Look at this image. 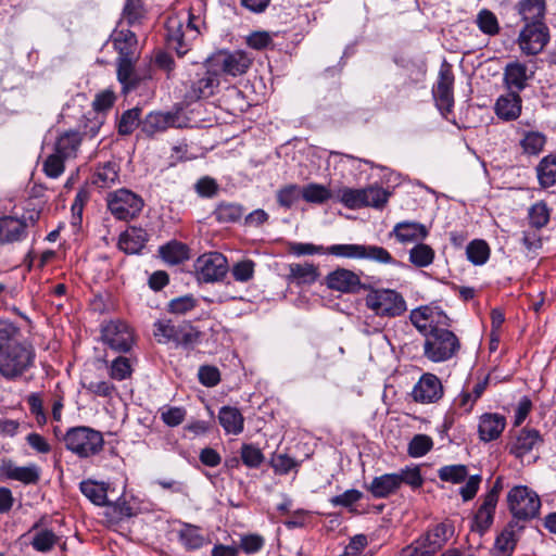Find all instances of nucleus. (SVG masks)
<instances>
[{
	"label": "nucleus",
	"instance_id": "31",
	"mask_svg": "<svg viewBox=\"0 0 556 556\" xmlns=\"http://www.w3.org/2000/svg\"><path fill=\"white\" fill-rule=\"evenodd\" d=\"M218 420L228 434L237 435L243 431L244 418L236 407L223 406L218 413Z\"/></svg>",
	"mask_w": 556,
	"mask_h": 556
},
{
	"label": "nucleus",
	"instance_id": "64",
	"mask_svg": "<svg viewBox=\"0 0 556 556\" xmlns=\"http://www.w3.org/2000/svg\"><path fill=\"white\" fill-rule=\"evenodd\" d=\"M231 273L237 281L245 282L253 277L254 263L250 260L239 262L232 267Z\"/></svg>",
	"mask_w": 556,
	"mask_h": 556
},
{
	"label": "nucleus",
	"instance_id": "52",
	"mask_svg": "<svg viewBox=\"0 0 556 556\" xmlns=\"http://www.w3.org/2000/svg\"><path fill=\"white\" fill-rule=\"evenodd\" d=\"M438 477L442 481L458 484L468 477V469L465 465H447L438 470Z\"/></svg>",
	"mask_w": 556,
	"mask_h": 556
},
{
	"label": "nucleus",
	"instance_id": "36",
	"mask_svg": "<svg viewBox=\"0 0 556 556\" xmlns=\"http://www.w3.org/2000/svg\"><path fill=\"white\" fill-rule=\"evenodd\" d=\"M536 176L542 188L556 185V154H548L539 162Z\"/></svg>",
	"mask_w": 556,
	"mask_h": 556
},
{
	"label": "nucleus",
	"instance_id": "19",
	"mask_svg": "<svg viewBox=\"0 0 556 556\" xmlns=\"http://www.w3.org/2000/svg\"><path fill=\"white\" fill-rule=\"evenodd\" d=\"M215 61L222 72L230 76L243 75L252 63L243 51L220 52Z\"/></svg>",
	"mask_w": 556,
	"mask_h": 556
},
{
	"label": "nucleus",
	"instance_id": "25",
	"mask_svg": "<svg viewBox=\"0 0 556 556\" xmlns=\"http://www.w3.org/2000/svg\"><path fill=\"white\" fill-rule=\"evenodd\" d=\"M506 426V419L500 414L486 413L480 417L478 425L479 438L484 442L496 440Z\"/></svg>",
	"mask_w": 556,
	"mask_h": 556
},
{
	"label": "nucleus",
	"instance_id": "5",
	"mask_svg": "<svg viewBox=\"0 0 556 556\" xmlns=\"http://www.w3.org/2000/svg\"><path fill=\"white\" fill-rule=\"evenodd\" d=\"M365 305L376 316L394 318L407 311L403 295L392 289H372L365 296Z\"/></svg>",
	"mask_w": 556,
	"mask_h": 556
},
{
	"label": "nucleus",
	"instance_id": "16",
	"mask_svg": "<svg viewBox=\"0 0 556 556\" xmlns=\"http://www.w3.org/2000/svg\"><path fill=\"white\" fill-rule=\"evenodd\" d=\"M178 116L172 112L154 111L146 115L140 123L141 132L153 138L155 135L166 131L168 128L175 127Z\"/></svg>",
	"mask_w": 556,
	"mask_h": 556
},
{
	"label": "nucleus",
	"instance_id": "41",
	"mask_svg": "<svg viewBox=\"0 0 556 556\" xmlns=\"http://www.w3.org/2000/svg\"><path fill=\"white\" fill-rule=\"evenodd\" d=\"M31 532L33 536L30 544L38 552H49L58 543L59 539L51 530L38 529L37 526H34Z\"/></svg>",
	"mask_w": 556,
	"mask_h": 556
},
{
	"label": "nucleus",
	"instance_id": "30",
	"mask_svg": "<svg viewBox=\"0 0 556 556\" xmlns=\"http://www.w3.org/2000/svg\"><path fill=\"white\" fill-rule=\"evenodd\" d=\"M81 141L83 137L78 131H65L56 139L53 150L63 157L71 160L76 157Z\"/></svg>",
	"mask_w": 556,
	"mask_h": 556
},
{
	"label": "nucleus",
	"instance_id": "37",
	"mask_svg": "<svg viewBox=\"0 0 556 556\" xmlns=\"http://www.w3.org/2000/svg\"><path fill=\"white\" fill-rule=\"evenodd\" d=\"M519 13L525 24L544 23L545 1L523 0L519 3Z\"/></svg>",
	"mask_w": 556,
	"mask_h": 556
},
{
	"label": "nucleus",
	"instance_id": "12",
	"mask_svg": "<svg viewBox=\"0 0 556 556\" xmlns=\"http://www.w3.org/2000/svg\"><path fill=\"white\" fill-rule=\"evenodd\" d=\"M103 342L112 350L127 352L134 344V331L122 320H111L101 330Z\"/></svg>",
	"mask_w": 556,
	"mask_h": 556
},
{
	"label": "nucleus",
	"instance_id": "57",
	"mask_svg": "<svg viewBox=\"0 0 556 556\" xmlns=\"http://www.w3.org/2000/svg\"><path fill=\"white\" fill-rule=\"evenodd\" d=\"M433 445V441L429 435L416 434L408 444V454L412 457H421L426 455Z\"/></svg>",
	"mask_w": 556,
	"mask_h": 556
},
{
	"label": "nucleus",
	"instance_id": "46",
	"mask_svg": "<svg viewBox=\"0 0 556 556\" xmlns=\"http://www.w3.org/2000/svg\"><path fill=\"white\" fill-rule=\"evenodd\" d=\"M549 217L551 210L544 201H539L529 208L528 218L533 228L541 229L545 227L549 222Z\"/></svg>",
	"mask_w": 556,
	"mask_h": 556
},
{
	"label": "nucleus",
	"instance_id": "11",
	"mask_svg": "<svg viewBox=\"0 0 556 556\" xmlns=\"http://www.w3.org/2000/svg\"><path fill=\"white\" fill-rule=\"evenodd\" d=\"M195 277L202 282L222 280L228 271L227 258L218 252H210L199 256L193 265Z\"/></svg>",
	"mask_w": 556,
	"mask_h": 556
},
{
	"label": "nucleus",
	"instance_id": "43",
	"mask_svg": "<svg viewBox=\"0 0 556 556\" xmlns=\"http://www.w3.org/2000/svg\"><path fill=\"white\" fill-rule=\"evenodd\" d=\"M302 199L313 204H324L332 198L331 191L324 185L320 184H308L301 187Z\"/></svg>",
	"mask_w": 556,
	"mask_h": 556
},
{
	"label": "nucleus",
	"instance_id": "26",
	"mask_svg": "<svg viewBox=\"0 0 556 556\" xmlns=\"http://www.w3.org/2000/svg\"><path fill=\"white\" fill-rule=\"evenodd\" d=\"M287 280L296 286H311L319 278L318 267L312 263H293L288 266Z\"/></svg>",
	"mask_w": 556,
	"mask_h": 556
},
{
	"label": "nucleus",
	"instance_id": "54",
	"mask_svg": "<svg viewBox=\"0 0 556 556\" xmlns=\"http://www.w3.org/2000/svg\"><path fill=\"white\" fill-rule=\"evenodd\" d=\"M476 23L479 29L490 36L500 31L497 17L490 10L483 9L477 14Z\"/></svg>",
	"mask_w": 556,
	"mask_h": 556
},
{
	"label": "nucleus",
	"instance_id": "40",
	"mask_svg": "<svg viewBox=\"0 0 556 556\" xmlns=\"http://www.w3.org/2000/svg\"><path fill=\"white\" fill-rule=\"evenodd\" d=\"M5 475L9 479L23 482L25 484H34L39 480V469L36 465L30 466H8Z\"/></svg>",
	"mask_w": 556,
	"mask_h": 556
},
{
	"label": "nucleus",
	"instance_id": "22",
	"mask_svg": "<svg viewBox=\"0 0 556 556\" xmlns=\"http://www.w3.org/2000/svg\"><path fill=\"white\" fill-rule=\"evenodd\" d=\"M218 86V74L207 70L203 74L198 75V78L192 81L187 98L191 101L210 98L215 93Z\"/></svg>",
	"mask_w": 556,
	"mask_h": 556
},
{
	"label": "nucleus",
	"instance_id": "7",
	"mask_svg": "<svg viewBox=\"0 0 556 556\" xmlns=\"http://www.w3.org/2000/svg\"><path fill=\"white\" fill-rule=\"evenodd\" d=\"M153 336L161 344L191 346L198 342L200 332L189 323L174 325L170 320H157L153 325Z\"/></svg>",
	"mask_w": 556,
	"mask_h": 556
},
{
	"label": "nucleus",
	"instance_id": "21",
	"mask_svg": "<svg viewBox=\"0 0 556 556\" xmlns=\"http://www.w3.org/2000/svg\"><path fill=\"white\" fill-rule=\"evenodd\" d=\"M543 440L535 429H521L511 441L509 452L515 457L522 459L526 455L536 450Z\"/></svg>",
	"mask_w": 556,
	"mask_h": 556
},
{
	"label": "nucleus",
	"instance_id": "27",
	"mask_svg": "<svg viewBox=\"0 0 556 556\" xmlns=\"http://www.w3.org/2000/svg\"><path fill=\"white\" fill-rule=\"evenodd\" d=\"M27 224L16 217L0 218V244L21 241L26 237Z\"/></svg>",
	"mask_w": 556,
	"mask_h": 556
},
{
	"label": "nucleus",
	"instance_id": "28",
	"mask_svg": "<svg viewBox=\"0 0 556 556\" xmlns=\"http://www.w3.org/2000/svg\"><path fill=\"white\" fill-rule=\"evenodd\" d=\"M113 43L118 52V59H137L138 42L136 35L129 29L115 33Z\"/></svg>",
	"mask_w": 556,
	"mask_h": 556
},
{
	"label": "nucleus",
	"instance_id": "1",
	"mask_svg": "<svg viewBox=\"0 0 556 556\" xmlns=\"http://www.w3.org/2000/svg\"><path fill=\"white\" fill-rule=\"evenodd\" d=\"M412 324L425 336L424 355L433 363L452 358L460 349L458 338L448 330L450 318L439 307L420 306L409 314Z\"/></svg>",
	"mask_w": 556,
	"mask_h": 556
},
{
	"label": "nucleus",
	"instance_id": "18",
	"mask_svg": "<svg viewBox=\"0 0 556 556\" xmlns=\"http://www.w3.org/2000/svg\"><path fill=\"white\" fill-rule=\"evenodd\" d=\"M522 111V99L519 93L515 91H507L501 94L494 104L495 115L504 121L511 122L516 121Z\"/></svg>",
	"mask_w": 556,
	"mask_h": 556
},
{
	"label": "nucleus",
	"instance_id": "6",
	"mask_svg": "<svg viewBox=\"0 0 556 556\" xmlns=\"http://www.w3.org/2000/svg\"><path fill=\"white\" fill-rule=\"evenodd\" d=\"M511 516L518 521L534 519L541 508V500L535 491L527 485L513 486L506 496Z\"/></svg>",
	"mask_w": 556,
	"mask_h": 556
},
{
	"label": "nucleus",
	"instance_id": "8",
	"mask_svg": "<svg viewBox=\"0 0 556 556\" xmlns=\"http://www.w3.org/2000/svg\"><path fill=\"white\" fill-rule=\"evenodd\" d=\"M390 197V192L372 185L366 188H342L339 191V201L348 208L356 210L364 206L382 208Z\"/></svg>",
	"mask_w": 556,
	"mask_h": 556
},
{
	"label": "nucleus",
	"instance_id": "39",
	"mask_svg": "<svg viewBox=\"0 0 556 556\" xmlns=\"http://www.w3.org/2000/svg\"><path fill=\"white\" fill-rule=\"evenodd\" d=\"M160 254L166 263L176 265L189 258V249L184 243L173 241L161 247Z\"/></svg>",
	"mask_w": 556,
	"mask_h": 556
},
{
	"label": "nucleus",
	"instance_id": "44",
	"mask_svg": "<svg viewBox=\"0 0 556 556\" xmlns=\"http://www.w3.org/2000/svg\"><path fill=\"white\" fill-rule=\"evenodd\" d=\"M219 223H236L243 215V207L236 203L223 202L218 204L213 213Z\"/></svg>",
	"mask_w": 556,
	"mask_h": 556
},
{
	"label": "nucleus",
	"instance_id": "3",
	"mask_svg": "<svg viewBox=\"0 0 556 556\" xmlns=\"http://www.w3.org/2000/svg\"><path fill=\"white\" fill-rule=\"evenodd\" d=\"M63 441L66 448L80 458L94 456L99 454L104 446L102 433L86 426L68 429Z\"/></svg>",
	"mask_w": 556,
	"mask_h": 556
},
{
	"label": "nucleus",
	"instance_id": "32",
	"mask_svg": "<svg viewBox=\"0 0 556 556\" xmlns=\"http://www.w3.org/2000/svg\"><path fill=\"white\" fill-rule=\"evenodd\" d=\"M546 136L538 130H525L521 132L519 146L525 155L538 156L546 144Z\"/></svg>",
	"mask_w": 556,
	"mask_h": 556
},
{
	"label": "nucleus",
	"instance_id": "20",
	"mask_svg": "<svg viewBox=\"0 0 556 556\" xmlns=\"http://www.w3.org/2000/svg\"><path fill=\"white\" fill-rule=\"evenodd\" d=\"M325 283L330 290L352 293L361 286V279L350 269L338 268L325 277Z\"/></svg>",
	"mask_w": 556,
	"mask_h": 556
},
{
	"label": "nucleus",
	"instance_id": "61",
	"mask_svg": "<svg viewBox=\"0 0 556 556\" xmlns=\"http://www.w3.org/2000/svg\"><path fill=\"white\" fill-rule=\"evenodd\" d=\"M131 366L129 359L123 356L117 357L112 362L110 376L115 380H124L130 377Z\"/></svg>",
	"mask_w": 556,
	"mask_h": 556
},
{
	"label": "nucleus",
	"instance_id": "62",
	"mask_svg": "<svg viewBox=\"0 0 556 556\" xmlns=\"http://www.w3.org/2000/svg\"><path fill=\"white\" fill-rule=\"evenodd\" d=\"M83 386L87 391L102 397H109L115 391L114 384L109 381H85Z\"/></svg>",
	"mask_w": 556,
	"mask_h": 556
},
{
	"label": "nucleus",
	"instance_id": "47",
	"mask_svg": "<svg viewBox=\"0 0 556 556\" xmlns=\"http://www.w3.org/2000/svg\"><path fill=\"white\" fill-rule=\"evenodd\" d=\"M118 179V172L116 165L113 163H105L99 166L93 176V184L100 188L111 187Z\"/></svg>",
	"mask_w": 556,
	"mask_h": 556
},
{
	"label": "nucleus",
	"instance_id": "53",
	"mask_svg": "<svg viewBox=\"0 0 556 556\" xmlns=\"http://www.w3.org/2000/svg\"><path fill=\"white\" fill-rule=\"evenodd\" d=\"M141 110L134 108L125 111L118 122V132L123 136L130 135L137 127H140Z\"/></svg>",
	"mask_w": 556,
	"mask_h": 556
},
{
	"label": "nucleus",
	"instance_id": "35",
	"mask_svg": "<svg viewBox=\"0 0 556 556\" xmlns=\"http://www.w3.org/2000/svg\"><path fill=\"white\" fill-rule=\"evenodd\" d=\"M497 503L486 497L482 498L475 518L473 529L480 533H484L493 523Z\"/></svg>",
	"mask_w": 556,
	"mask_h": 556
},
{
	"label": "nucleus",
	"instance_id": "13",
	"mask_svg": "<svg viewBox=\"0 0 556 556\" xmlns=\"http://www.w3.org/2000/svg\"><path fill=\"white\" fill-rule=\"evenodd\" d=\"M548 39V28L544 23H531L520 31L518 45L525 54L535 55L544 49Z\"/></svg>",
	"mask_w": 556,
	"mask_h": 556
},
{
	"label": "nucleus",
	"instance_id": "14",
	"mask_svg": "<svg viewBox=\"0 0 556 556\" xmlns=\"http://www.w3.org/2000/svg\"><path fill=\"white\" fill-rule=\"evenodd\" d=\"M441 380L433 374H424L414 386L410 396L420 404L437 403L443 396Z\"/></svg>",
	"mask_w": 556,
	"mask_h": 556
},
{
	"label": "nucleus",
	"instance_id": "9",
	"mask_svg": "<svg viewBox=\"0 0 556 556\" xmlns=\"http://www.w3.org/2000/svg\"><path fill=\"white\" fill-rule=\"evenodd\" d=\"M453 534L454 528L452 525L438 523L422 539L403 548L399 556H432Z\"/></svg>",
	"mask_w": 556,
	"mask_h": 556
},
{
	"label": "nucleus",
	"instance_id": "42",
	"mask_svg": "<svg viewBox=\"0 0 556 556\" xmlns=\"http://www.w3.org/2000/svg\"><path fill=\"white\" fill-rule=\"evenodd\" d=\"M434 250L422 242L417 243L409 250V262L418 268L430 266L434 261Z\"/></svg>",
	"mask_w": 556,
	"mask_h": 556
},
{
	"label": "nucleus",
	"instance_id": "55",
	"mask_svg": "<svg viewBox=\"0 0 556 556\" xmlns=\"http://www.w3.org/2000/svg\"><path fill=\"white\" fill-rule=\"evenodd\" d=\"M65 161H67V159L63 157L61 154L53 150V153L48 155L43 162V173L50 178L60 177L65 169Z\"/></svg>",
	"mask_w": 556,
	"mask_h": 556
},
{
	"label": "nucleus",
	"instance_id": "4",
	"mask_svg": "<svg viewBox=\"0 0 556 556\" xmlns=\"http://www.w3.org/2000/svg\"><path fill=\"white\" fill-rule=\"evenodd\" d=\"M197 22L200 20L192 14H188L185 20L179 16L168 17L166 22L167 42L179 56L189 51L191 42L200 35Z\"/></svg>",
	"mask_w": 556,
	"mask_h": 556
},
{
	"label": "nucleus",
	"instance_id": "2",
	"mask_svg": "<svg viewBox=\"0 0 556 556\" xmlns=\"http://www.w3.org/2000/svg\"><path fill=\"white\" fill-rule=\"evenodd\" d=\"M34 361L35 350L31 345L9 344L0 352V374L9 380L16 379L34 365Z\"/></svg>",
	"mask_w": 556,
	"mask_h": 556
},
{
	"label": "nucleus",
	"instance_id": "15",
	"mask_svg": "<svg viewBox=\"0 0 556 556\" xmlns=\"http://www.w3.org/2000/svg\"><path fill=\"white\" fill-rule=\"evenodd\" d=\"M453 85L454 75L450 66L443 65L439 72V78L433 88V96L439 110L443 113H450L453 104Z\"/></svg>",
	"mask_w": 556,
	"mask_h": 556
},
{
	"label": "nucleus",
	"instance_id": "23",
	"mask_svg": "<svg viewBox=\"0 0 556 556\" xmlns=\"http://www.w3.org/2000/svg\"><path fill=\"white\" fill-rule=\"evenodd\" d=\"M428 233V228L424 224L405 220L395 224L389 236L402 244H407L424 240Z\"/></svg>",
	"mask_w": 556,
	"mask_h": 556
},
{
	"label": "nucleus",
	"instance_id": "60",
	"mask_svg": "<svg viewBox=\"0 0 556 556\" xmlns=\"http://www.w3.org/2000/svg\"><path fill=\"white\" fill-rule=\"evenodd\" d=\"M482 482L481 475H471L466 478L465 485L459 489V494L464 502H469L477 495Z\"/></svg>",
	"mask_w": 556,
	"mask_h": 556
},
{
	"label": "nucleus",
	"instance_id": "29",
	"mask_svg": "<svg viewBox=\"0 0 556 556\" xmlns=\"http://www.w3.org/2000/svg\"><path fill=\"white\" fill-rule=\"evenodd\" d=\"M147 241L148 233L146 230L131 227L121 235L118 247L128 254H135L144 248Z\"/></svg>",
	"mask_w": 556,
	"mask_h": 556
},
{
	"label": "nucleus",
	"instance_id": "38",
	"mask_svg": "<svg viewBox=\"0 0 556 556\" xmlns=\"http://www.w3.org/2000/svg\"><path fill=\"white\" fill-rule=\"evenodd\" d=\"M179 540L188 551L199 549L210 543L208 539L201 533L200 528L192 525H186L180 530Z\"/></svg>",
	"mask_w": 556,
	"mask_h": 556
},
{
	"label": "nucleus",
	"instance_id": "58",
	"mask_svg": "<svg viewBox=\"0 0 556 556\" xmlns=\"http://www.w3.org/2000/svg\"><path fill=\"white\" fill-rule=\"evenodd\" d=\"M197 304V299L191 294L178 296L169 301L168 312L176 315H184L192 311Z\"/></svg>",
	"mask_w": 556,
	"mask_h": 556
},
{
	"label": "nucleus",
	"instance_id": "10",
	"mask_svg": "<svg viewBox=\"0 0 556 556\" xmlns=\"http://www.w3.org/2000/svg\"><path fill=\"white\" fill-rule=\"evenodd\" d=\"M106 202L111 214L121 220L136 217L143 207L142 199L124 188L110 192Z\"/></svg>",
	"mask_w": 556,
	"mask_h": 556
},
{
	"label": "nucleus",
	"instance_id": "34",
	"mask_svg": "<svg viewBox=\"0 0 556 556\" xmlns=\"http://www.w3.org/2000/svg\"><path fill=\"white\" fill-rule=\"evenodd\" d=\"M137 59H118L117 79L123 86V91L128 92L140 83V77L135 72L134 64Z\"/></svg>",
	"mask_w": 556,
	"mask_h": 556
},
{
	"label": "nucleus",
	"instance_id": "59",
	"mask_svg": "<svg viewBox=\"0 0 556 556\" xmlns=\"http://www.w3.org/2000/svg\"><path fill=\"white\" fill-rule=\"evenodd\" d=\"M241 458L243 464L251 468H256L264 462L262 451L252 444L242 445Z\"/></svg>",
	"mask_w": 556,
	"mask_h": 556
},
{
	"label": "nucleus",
	"instance_id": "17",
	"mask_svg": "<svg viewBox=\"0 0 556 556\" xmlns=\"http://www.w3.org/2000/svg\"><path fill=\"white\" fill-rule=\"evenodd\" d=\"M533 75L534 72L529 71L526 64L514 61L506 64L503 83L508 91L519 93L528 86V81L533 78Z\"/></svg>",
	"mask_w": 556,
	"mask_h": 556
},
{
	"label": "nucleus",
	"instance_id": "49",
	"mask_svg": "<svg viewBox=\"0 0 556 556\" xmlns=\"http://www.w3.org/2000/svg\"><path fill=\"white\" fill-rule=\"evenodd\" d=\"M466 254L472 264L483 265L490 257V248L484 240L477 239L468 244Z\"/></svg>",
	"mask_w": 556,
	"mask_h": 556
},
{
	"label": "nucleus",
	"instance_id": "24",
	"mask_svg": "<svg viewBox=\"0 0 556 556\" xmlns=\"http://www.w3.org/2000/svg\"><path fill=\"white\" fill-rule=\"evenodd\" d=\"M522 529L516 521H510L496 536L494 544L495 556H511Z\"/></svg>",
	"mask_w": 556,
	"mask_h": 556
},
{
	"label": "nucleus",
	"instance_id": "51",
	"mask_svg": "<svg viewBox=\"0 0 556 556\" xmlns=\"http://www.w3.org/2000/svg\"><path fill=\"white\" fill-rule=\"evenodd\" d=\"M147 16V10L142 0H127L123 10V18L127 24L134 26L140 24Z\"/></svg>",
	"mask_w": 556,
	"mask_h": 556
},
{
	"label": "nucleus",
	"instance_id": "33",
	"mask_svg": "<svg viewBox=\"0 0 556 556\" xmlns=\"http://www.w3.org/2000/svg\"><path fill=\"white\" fill-rule=\"evenodd\" d=\"M400 488V479L396 473H384L374 478L368 490L374 497L384 498Z\"/></svg>",
	"mask_w": 556,
	"mask_h": 556
},
{
	"label": "nucleus",
	"instance_id": "63",
	"mask_svg": "<svg viewBox=\"0 0 556 556\" xmlns=\"http://www.w3.org/2000/svg\"><path fill=\"white\" fill-rule=\"evenodd\" d=\"M363 497V493L358 490L351 489L344 493L330 498L333 506L351 507Z\"/></svg>",
	"mask_w": 556,
	"mask_h": 556
},
{
	"label": "nucleus",
	"instance_id": "56",
	"mask_svg": "<svg viewBox=\"0 0 556 556\" xmlns=\"http://www.w3.org/2000/svg\"><path fill=\"white\" fill-rule=\"evenodd\" d=\"M362 244H333L326 249V254L338 257L361 260Z\"/></svg>",
	"mask_w": 556,
	"mask_h": 556
},
{
	"label": "nucleus",
	"instance_id": "50",
	"mask_svg": "<svg viewBox=\"0 0 556 556\" xmlns=\"http://www.w3.org/2000/svg\"><path fill=\"white\" fill-rule=\"evenodd\" d=\"M300 198H302L301 186L295 184L283 186L276 192L277 202L283 208H291Z\"/></svg>",
	"mask_w": 556,
	"mask_h": 556
},
{
	"label": "nucleus",
	"instance_id": "45",
	"mask_svg": "<svg viewBox=\"0 0 556 556\" xmlns=\"http://www.w3.org/2000/svg\"><path fill=\"white\" fill-rule=\"evenodd\" d=\"M81 493L93 504L103 506L108 504L106 488L103 483L94 481H83L80 483Z\"/></svg>",
	"mask_w": 556,
	"mask_h": 556
},
{
	"label": "nucleus",
	"instance_id": "48",
	"mask_svg": "<svg viewBox=\"0 0 556 556\" xmlns=\"http://www.w3.org/2000/svg\"><path fill=\"white\" fill-rule=\"evenodd\" d=\"M362 249L361 260H370L381 264H396L390 252L382 247L362 244Z\"/></svg>",
	"mask_w": 556,
	"mask_h": 556
}]
</instances>
